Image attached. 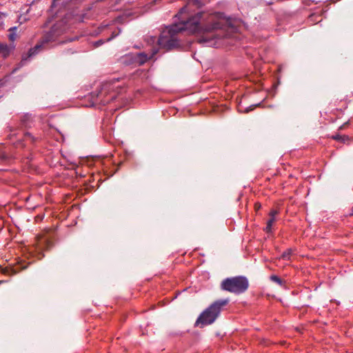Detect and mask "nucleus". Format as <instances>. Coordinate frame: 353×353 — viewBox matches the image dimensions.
<instances>
[{
	"instance_id": "obj_2",
	"label": "nucleus",
	"mask_w": 353,
	"mask_h": 353,
	"mask_svg": "<svg viewBox=\"0 0 353 353\" xmlns=\"http://www.w3.org/2000/svg\"><path fill=\"white\" fill-rule=\"evenodd\" d=\"M228 303V299H220L214 301L201 314L196 321V324H212L217 319L223 307Z\"/></svg>"
},
{
	"instance_id": "obj_15",
	"label": "nucleus",
	"mask_w": 353,
	"mask_h": 353,
	"mask_svg": "<svg viewBox=\"0 0 353 353\" xmlns=\"http://www.w3.org/2000/svg\"><path fill=\"white\" fill-rule=\"evenodd\" d=\"M28 120L29 119V116H27V115H25L24 116V118L22 119V122L23 123H25L26 120Z\"/></svg>"
},
{
	"instance_id": "obj_20",
	"label": "nucleus",
	"mask_w": 353,
	"mask_h": 353,
	"mask_svg": "<svg viewBox=\"0 0 353 353\" xmlns=\"http://www.w3.org/2000/svg\"><path fill=\"white\" fill-rule=\"evenodd\" d=\"M26 59H27V58L23 57L22 61H26Z\"/></svg>"
},
{
	"instance_id": "obj_21",
	"label": "nucleus",
	"mask_w": 353,
	"mask_h": 353,
	"mask_svg": "<svg viewBox=\"0 0 353 353\" xmlns=\"http://www.w3.org/2000/svg\"><path fill=\"white\" fill-rule=\"evenodd\" d=\"M157 0H154L155 2H157Z\"/></svg>"
},
{
	"instance_id": "obj_10",
	"label": "nucleus",
	"mask_w": 353,
	"mask_h": 353,
	"mask_svg": "<svg viewBox=\"0 0 353 353\" xmlns=\"http://www.w3.org/2000/svg\"><path fill=\"white\" fill-rule=\"evenodd\" d=\"M270 279H271V281L278 283L280 285H282V284H283L282 280L279 276H277L276 275H272L270 276Z\"/></svg>"
},
{
	"instance_id": "obj_14",
	"label": "nucleus",
	"mask_w": 353,
	"mask_h": 353,
	"mask_svg": "<svg viewBox=\"0 0 353 353\" xmlns=\"http://www.w3.org/2000/svg\"><path fill=\"white\" fill-rule=\"evenodd\" d=\"M114 98H115V95L111 96L110 99L105 100L104 102L105 103H108L110 101L113 100Z\"/></svg>"
},
{
	"instance_id": "obj_4",
	"label": "nucleus",
	"mask_w": 353,
	"mask_h": 353,
	"mask_svg": "<svg viewBox=\"0 0 353 353\" xmlns=\"http://www.w3.org/2000/svg\"><path fill=\"white\" fill-rule=\"evenodd\" d=\"M64 30L65 28H61V23L54 24L50 30L45 35L43 42L46 43L55 40L58 36L64 32Z\"/></svg>"
},
{
	"instance_id": "obj_17",
	"label": "nucleus",
	"mask_w": 353,
	"mask_h": 353,
	"mask_svg": "<svg viewBox=\"0 0 353 353\" xmlns=\"http://www.w3.org/2000/svg\"><path fill=\"white\" fill-rule=\"evenodd\" d=\"M103 42L101 41H99L98 42H97V46H99V45H101Z\"/></svg>"
},
{
	"instance_id": "obj_8",
	"label": "nucleus",
	"mask_w": 353,
	"mask_h": 353,
	"mask_svg": "<svg viewBox=\"0 0 353 353\" xmlns=\"http://www.w3.org/2000/svg\"><path fill=\"white\" fill-rule=\"evenodd\" d=\"M43 44H37L33 48H31L28 51V57H31L37 54L39 50L41 48Z\"/></svg>"
},
{
	"instance_id": "obj_6",
	"label": "nucleus",
	"mask_w": 353,
	"mask_h": 353,
	"mask_svg": "<svg viewBox=\"0 0 353 353\" xmlns=\"http://www.w3.org/2000/svg\"><path fill=\"white\" fill-rule=\"evenodd\" d=\"M17 28L12 27L9 29L10 34H8V38L10 41H14L17 37V33H16Z\"/></svg>"
},
{
	"instance_id": "obj_5",
	"label": "nucleus",
	"mask_w": 353,
	"mask_h": 353,
	"mask_svg": "<svg viewBox=\"0 0 353 353\" xmlns=\"http://www.w3.org/2000/svg\"><path fill=\"white\" fill-rule=\"evenodd\" d=\"M14 48V45L8 46L0 42V54L3 57H7Z\"/></svg>"
},
{
	"instance_id": "obj_7",
	"label": "nucleus",
	"mask_w": 353,
	"mask_h": 353,
	"mask_svg": "<svg viewBox=\"0 0 353 353\" xmlns=\"http://www.w3.org/2000/svg\"><path fill=\"white\" fill-rule=\"evenodd\" d=\"M276 221V218H270L268 219V222H267V225L265 228V230L266 232L268 233H270L272 232V225Z\"/></svg>"
},
{
	"instance_id": "obj_18",
	"label": "nucleus",
	"mask_w": 353,
	"mask_h": 353,
	"mask_svg": "<svg viewBox=\"0 0 353 353\" xmlns=\"http://www.w3.org/2000/svg\"><path fill=\"white\" fill-rule=\"evenodd\" d=\"M25 136H26V137H31V135H30V133H26V134H25Z\"/></svg>"
},
{
	"instance_id": "obj_11",
	"label": "nucleus",
	"mask_w": 353,
	"mask_h": 353,
	"mask_svg": "<svg viewBox=\"0 0 353 353\" xmlns=\"http://www.w3.org/2000/svg\"><path fill=\"white\" fill-rule=\"evenodd\" d=\"M333 139L337 141H340L341 142H345V141L348 140V137L346 136H341V135H336L333 137Z\"/></svg>"
},
{
	"instance_id": "obj_16",
	"label": "nucleus",
	"mask_w": 353,
	"mask_h": 353,
	"mask_svg": "<svg viewBox=\"0 0 353 353\" xmlns=\"http://www.w3.org/2000/svg\"><path fill=\"white\" fill-rule=\"evenodd\" d=\"M253 108L252 107H250L249 108H247L243 111L244 112H248L250 110H252Z\"/></svg>"
},
{
	"instance_id": "obj_9",
	"label": "nucleus",
	"mask_w": 353,
	"mask_h": 353,
	"mask_svg": "<svg viewBox=\"0 0 353 353\" xmlns=\"http://www.w3.org/2000/svg\"><path fill=\"white\" fill-rule=\"evenodd\" d=\"M292 250L291 249H288V250H286L285 252H284L282 255H281V258L284 260H289L290 259V255L292 254Z\"/></svg>"
},
{
	"instance_id": "obj_1",
	"label": "nucleus",
	"mask_w": 353,
	"mask_h": 353,
	"mask_svg": "<svg viewBox=\"0 0 353 353\" xmlns=\"http://www.w3.org/2000/svg\"><path fill=\"white\" fill-rule=\"evenodd\" d=\"M202 13L190 16L188 6H185L176 15L179 22L166 27L157 39L156 37L148 39V43L151 45L150 52H141L136 54L134 61L143 65L148 60L152 59L159 48L170 50L178 45L176 34L183 30L197 34L198 42L207 46L218 48L219 41L228 36V30L234 29L230 18H226L222 13L210 14L205 26H200Z\"/></svg>"
},
{
	"instance_id": "obj_12",
	"label": "nucleus",
	"mask_w": 353,
	"mask_h": 353,
	"mask_svg": "<svg viewBox=\"0 0 353 353\" xmlns=\"http://www.w3.org/2000/svg\"><path fill=\"white\" fill-rule=\"evenodd\" d=\"M278 211L276 210H272L270 213H269V216H270V218H275L276 216L278 214Z\"/></svg>"
},
{
	"instance_id": "obj_19",
	"label": "nucleus",
	"mask_w": 353,
	"mask_h": 353,
	"mask_svg": "<svg viewBox=\"0 0 353 353\" xmlns=\"http://www.w3.org/2000/svg\"><path fill=\"white\" fill-rule=\"evenodd\" d=\"M3 16H5V14L0 12V18H1Z\"/></svg>"
},
{
	"instance_id": "obj_13",
	"label": "nucleus",
	"mask_w": 353,
	"mask_h": 353,
	"mask_svg": "<svg viewBox=\"0 0 353 353\" xmlns=\"http://www.w3.org/2000/svg\"><path fill=\"white\" fill-rule=\"evenodd\" d=\"M119 32H120V30H119V32H117V33L113 32V33H112V36L111 37L108 38V39H107V41H110L112 39H113L114 37H115L119 34Z\"/></svg>"
},
{
	"instance_id": "obj_3",
	"label": "nucleus",
	"mask_w": 353,
	"mask_h": 353,
	"mask_svg": "<svg viewBox=\"0 0 353 353\" xmlns=\"http://www.w3.org/2000/svg\"><path fill=\"white\" fill-rule=\"evenodd\" d=\"M249 287V281L245 276H237L227 278L222 281L221 288L223 290L236 294L245 292Z\"/></svg>"
}]
</instances>
